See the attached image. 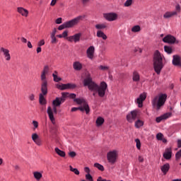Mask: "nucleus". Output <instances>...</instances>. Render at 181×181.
I'll use <instances>...</instances> for the list:
<instances>
[{
  "mask_svg": "<svg viewBox=\"0 0 181 181\" xmlns=\"http://www.w3.org/2000/svg\"><path fill=\"white\" fill-rule=\"evenodd\" d=\"M164 56L156 50L153 54V69L157 74H160L161 70L163 69Z\"/></svg>",
  "mask_w": 181,
  "mask_h": 181,
  "instance_id": "obj_1",
  "label": "nucleus"
},
{
  "mask_svg": "<svg viewBox=\"0 0 181 181\" xmlns=\"http://www.w3.org/2000/svg\"><path fill=\"white\" fill-rule=\"evenodd\" d=\"M107 88V84L105 81H102V83H100V86H98V84H96V83L92 80V91H93L94 96L98 94L100 98H103L105 95Z\"/></svg>",
  "mask_w": 181,
  "mask_h": 181,
  "instance_id": "obj_2",
  "label": "nucleus"
},
{
  "mask_svg": "<svg viewBox=\"0 0 181 181\" xmlns=\"http://www.w3.org/2000/svg\"><path fill=\"white\" fill-rule=\"evenodd\" d=\"M168 98L167 94H158L153 98L151 100V104L157 111H159L163 107L166 103V99Z\"/></svg>",
  "mask_w": 181,
  "mask_h": 181,
  "instance_id": "obj_3",
  "label": "nucleus"
},
{
  "mask_svg": "<svg viewBox=\"0 0 181 181\" xmlns=\"http://www.w3.org/2000/svg\"><path fill=\"white\" fill-rule=\"evenodd\" d=\"M86 18V16H79L76 18L66 21L62 25H59L58 28L59 30H63V29H70L71 28H74V26H77L78 23H80L81 21H83V19Z\"/></svg>",
  "mask_w": 181,
  "mask_h": 181,
  "instance_id": "obj_4",
  "label": "nucleus"
},
{
  "mask_svg": "<svg viewBox=\"0 0 181 181\" xmlns=\"http://www.w3.org/2000/svg\"><path fill=\"white\" fill-rule=\"evenodd\" d=\"M181 12V6L179 3L175 4V9L173 11H165L163 14L164 19H170V18H174V16H177L178 13Z\"/></svg>",
  "mask_w": 181,
  "mask_h": 181,
  "instance_id": "obj_5",
  "label": "nucleus"
},
{
  "mask_svg": "<svg viewBox=\"0 0 181 181\" xmlns=\"http://www.w3.org/2000/svg\"><path fill=\"white\" fill-rule=\"evenodd\" d=\"M67 95H69V93H62V97L61 98H56L55 100L52 101V105L53 107H60L64 101H66V98H67Z\"/></svg>",
  "mask_w": 181,
  "mask_h": 181,
  "instance_id": "obj_6",
  "label": "nucleus"
},
{
  "mask_svg": "<svg viewBox=\"0 0 181 181\" xmlns=\"http://www.w3.org/2000/svg\"><path fill=\"white\" fill-rule=\"evenodd\" d=\"M47 112L48 114V117L51 121V122L54 124H56V119H54V114H57V106H53V108L52 110V107L50 106L48 107Z\"/></svg>",
  "mask_w": 181,
  "mask_h": 181,
  "instance_id": "obj_7",
  "label": "nucleus"
},
{
  "mask_svg": "<svg viewBox=\"0 0 181 181\" xmlns=\"http://www.w3.org/2000/svg\"><path fill=\"white\" fill-rule=\"evenodd\" d=\"M74 103H76L78 105H82L83 108H84L86 114H89L90 112V107H88V104L86 102L84 98H75L74 100Z\"/></svg>",
  "mask_w": 181,
  "mask_h": 181,
  "instance_id": "obj_8",
  "label": "nucleus"
},
{
  "mask_svg": "<svg viewBox=\"0 0 181 181\" xmlns=\"http://www.w3.org/2000/svg\"><path fill=\"white\" fill-rule=\"evenodd\" d=\"M46 74H43V72L41 74V92L43 93V94H47V80H46Z\"/></svg>",
  "mask_w": 181,
  "mask_h": 181,
  "instance_id": "obj_9",
  "label": "nucleus"
},
{
  "mask_svg": "<svg viewBox=\"0 0 181 181\" xmlns=\"http://www.w3.org/2000/svg\"><path fill=\"white\" fill-rule=\"evenodd\" d=\"M117 158V151H112L111 152H109V153H107V160L112 164L115 163Z\"/></svg>",
  "mask_w": 181,
  "mask_h": 181,
  "instance_id": "obj_10",
  "label": "nucleus"
},
{
  "mask_svg": "<svg viewBox=\"0 0 181 181\" xmlns=\"http://www.w3.org/2000/svg\"><path fill=\"white\" fill-rule=\"evenodd\" d=\"M83 86L91 90V75L88 72L85 73V78L83 80Z\"/></svg>",
  "mask_w": 181,
  "mask_h": 181,
  "instance_id": "obj_11",
  "label": "nucleus"
},
{
  "mask_svg": "<svg viewBox=\"0 0 181 181\" xmlns=\"http://www.w3.org/2000/svg\"><path fill=\"white\" fill-rule=\"evenodd\" d=\"M163 42H164V43H170V45H174V43L176 42V37L171 35V34H168V35L163 37Z\"/></svg>",
  "mask_w": 181,
  "mask_h": 181,
  "instance_id": "obj_12",
  "label": "nucleus"
},
{
  "mask_svg": "<svg viewBox=\"0 0 181 181\" xmlns=\"http://www.w3.org/2000/svg\"><path fill=\"white\" fill-rule=\"evenodd\" d=\"M0 53L1 54H3L5 60H6V62H9V60H11V54L9 53V49L1 47H0Z\"/></svg>",
  "mask_w": 181,
  "mask_h": 181,
  "instance_id": "obj_13",
  "label": "nucleus"
},
{
  "mask_svg": "<svg viewBox=\"0 0 181 181\" xmlns=\"http://www.w3.org/2000/svg\"><path fill=\"white\" fill-rule=\"evenodd\" d=\"M138 117V111H131L129 114L127 115V119L128 122H134Z\"/></svg>",
  "mask_w": 181,
  "mask_h": 181,
  "instance_id": "obj_14",
  "label": "nucleus"
},
{
  "mask_svg": "<svg viewBox=\"0 0 181 181\" xmlns=\"http://www.w3.org/2000/svg\"><path fill=\"white\" fill-rule=\"evenodd\" d=\"M104 16L109 22H114V21H117L118 14L117 13H106Z\"/></svg>",
  "mask_w": 181,
  "mask_h": 181,
  "instance_id": "obj_15",
  "label": "nucleus"
},
{
  "mask_svg": "<svg viewBox=\"0 0 181 181\" xmlns=\"http://www.w3.org/2000/svg\"><path fill=\"white\" fill-rule=\"evenodd\" d=\"M81 37V33H76L74 35L69 36L66 37L68 42H74L77 43V42H80V38Z\"/></svg>",
  "mask_w": 181,
  "mask_h": 181,
  "instance_id": "obj_16",
  "label": "nucleus"
},
{
  "mask_svg": "<svg viewBox=\"0 0 181 181\" xmlns=\"http://www.w3.org/2000/svg\"><path fill=\"white\" fill-rule=\"evenodd\" d=\"M17 12L21 15V16H24V18H28L29 16V11L23 7H18Z\"/></svg>",
  "mask_w": 181,
  "mask_h": 181,
  "instance_id": "obj_17",
  "label": "nucleus"
},
{
  "mask_svg": "<svg viewBox=\"0 0 181 181\" xmlns=\"http://www.w3.org/2000/svg\"><path fill=\"white\" fill-rule=\"evenodd\" d=\"M146 99V94H140L139 97L136 99V104H138L139 108H142L143 102Z\"/></svg>",
  "mask_w": 181,
  "mask_h": 181,
  "instance_id": "obj_18",
  "label": "nucleus"
},
{
  "mask_svg": "<svg viewBox=\"0 0 181 181\" xmlns=\"http://www.w3.org/2000/svg\"><path fill=\"white\" fill-rule=\"evenodd\" d=\"M173 155L172 148H167L163 153V158L165 159L169 160L171 159Z\"/></svg>",
  "mask_w": 181,
  "mask_h": 181,
  "instance_id": "obj_19",
  "label": "nucleus"
},
{
  "mask_svg": "<svg viewBox=\"0 0 181 181\" xmlns=\"http://www.w3.org/2000/svg\"><path fill=\"white\" fill-rule=\"evenodd\" d=\"M172 115L171 112H167L166 114H164L163 115H161L160 117H157L156 119V122L160 123L163 119H168V118H170Z\"/></svg>",
  "mask_w": 181,
  "mask_h": 181,
  "instance_id": "obj_20",
  "label": "nucleus"
},
{
  "mask_svg": "<svg viewBox=\"0 0 181 181\" xmlns=\"http://www.w3.org/2000/svg\"><path fill=\"white\" fill-rule=\"evenodd\" d=\"M160 169L163 175H167V173L169 172L170 169V163H165V165H163V166H160Z\"/></svg>",
  "mask_w": 181,
  "mask_h": 181,
  "instance_id": "obj_21",
  "label": "nucleus"
},
{
  "mask_svg": "<svg viewBox=\"0 0 181 181\" xmlns=\"http://www.w3.org/2000/svg\"><path fill=\"white\" fill-rule=\"evenodd\" d=\"M173 66H181V57L177 55L173 56Z\"/></svg>",
  "mask_w": 181,
  "mask_h": 181,
  "instance_id": "obj_22",
  "label": "nucleus"
},
{
  "mask_svg": "<svg viewBox=\"0 0 181 181\" xmlns=\"http://www.w3.org/2000/svg\"><path fill=\"white\" fill-rule=\"evenodd\" d=\"M96 36H98V37H101L103 40H107V34H105L104 31H102V30H98Z\"/></svg>",
  "mask_w": 181,
  "mask_h": 181,
  "instance_id": "obj_23",
  "label": "nucleus"
},
{
  "mask_svg": "<svg viewBox=\"0 0 181 181\" xmlns=\"http://www.w3.org/2000/svg\"><path fill=\"white\" fill-rule=\"evenodd\" d=\"M73 67L74 70H76V71H80V70L83 69V64H81V63H80L79 62H75L73 64Z\"/></svg>",
  "mask_w": 181,
  "mask_h": 181,
  "instance_id": "obj_24",
  "label": "nucleus"
},
{
  "mask_svg": "<svg viewBox=\"0 0 181 181\" xmlns=\"http://www.w3.org/2000/svg\"><path fill=\"white\" fill-rule=\"evenodd\" d=\"M46 95L47 94H44L43 92H42V93L40 94L39 103L40 104H41V105H45V104H46V99L45 98V96H43Z\"/></svg>",
  "mask_w": 181,
  "mask_h": 181,
  "instance_id": "obj_25",
  "label": "nucleus"
},
{
  "mask_svg": "<svg viewBox=\"0 0 181 181\" xmlns=\"http://www.w3.org/2000/svg\"><path fill=\"white\" fill-rule=\"evenodd\" d=\"M132 80L133 81H135V83H139V81H140V76L137 71H134Z\"/></svg>",
  "mask_w": 181,
  "mask_h": 181,
  "instance_id": "obj_26",
  "label": "nucleus"
},
{
  "mask_svg": "<svg viewBox=\"0 0 181 181\" xmlns=\"http://www.w3.org/2000/svg\"><path fill=\"white\" fill-rule=\"evenodd\" d=\"M54 151L56 153L59 155V156H61V158H64L66 156V152L60 150L59 148L56 147Z\"/></svg>",
  "mask_w": 181,
  "mask_h": 181,
  "instance_id": "obj_27",
  "label": "nucleus"
},
{
  "mask_svg": "<svg viewBox=\"0 0 181 181\" xmlns=\"http://www.w3.org/2000/svg\"><path fill=\"white\" fill-rule=\"evenodd\" d=\"M33 176H34L35 179L37 180V181L40 180L42 179V177H43L42 173H40L39 171L34 172Z\"/></svg>",
  "mask_w": 181,
  "mask_h": 181,
  "instance_id": "obj_28",
  "label": "nucleus"
},
{
  "mask_svg": "<svg viewBox=\"0 0 181 181\" xmlns=\"http://www.w3.org/2000/svg\"><path fill=\"white\" fill-rule=\"evenodd\" d=\"M107 24L105 23H101L100 24H96L95 28L98 29V30H102V29H106Z\"/></svg>",
  "mask_w": 181,
  "mask_h": 181,
  "instance_id": "obj_29",
  "label": "nucleus"
},
{
  "mask_svg": "<svg viewBox=\"0 0 181 181\" xmlns=\"http://www.w3.org/2000/svg\"><path fill=\"white\" fill-rule=\"evenodd\" d=\"M141 25H133V27L132 28V32H133V33H137V32H141Z\"/></svg>",
  "mask_w": 181,
  "mask_h": 181,
  "instance_id": "obj_30",
  "label": "nucleus"
},
{
  "mask_svg": "<svg viewBox=\"0 0 181 181\" xmlns=\"http://www.w3.org/2000/svg\"><path fill=\"white\" fill-rule=\"evenodd\" d=\"M104 122H105V119H104V118H102L101 117H99V118H98V119H96V125L98 127L103 125V124H104Z\"/></svg>",
  "mask_w": 181,
  "mask_h": 181,
  "instance_id": "obj_31",
  "label": "nucleus"
},
{
  "mask_svg": "<svg viewBox=\"0 0 181 181\" xmlns=\"http://www.w3.org/2000/svg\"><path fill=\"white\" fill-rule=\"evenodd\" d=\"M144 124V122H143V121H141V119H138L135 122V127L136 128H141V127H143Z\"/></svg>",
  "mask_w": 181,
  "mask_h": 181,
  "instance_id": "obj_32",
  "label": "nucleus"
},
{
  "mask_svg": "<svg viewBox=\"0 0 181 181\" xmlns=\"http://www.w3.org/2000/svg\"><path fill=\"white\" fill-rule=\"evenodd\" d=\"M57 88H59V90H67V84H57Z\"/></svg>",
  "mask_w": 181,
  "mask_h": 181,
  "instance_id": "obj_33",
  "label": "nucleus"
},
{
  "mask_svg": "<svg viewBox=\"0 0 181 181\" xmlns=\"http://www.w3.org/2000/svg\"><path fill=\"white\" fill-rule=\"evenodd\" d=\"M164 51L165 52V53H168V54H172L173 53V49L169 46H165Z\"/></svg>",
  "mask_w": 181,
  "mask_h": 181,
  "instance_id": "obj_34",
  "label": "nucleus"
},
{
  "mask_svg": "<svg viewBox=\"0 0 181 181\" xmlns=\"http://www.w3.org/2000/svg\"><path fill=\"white\" fill-rule=\"evenodd\" d=\"M78 110H79L80 111H81L82 112H84V111H86V110H84V108H83L82 106H80V107H72V108H71V112H75V111H78Z\"/></svg>",
  "mask_w": 181,
  "mask_h": 181,
  "instance_id": "obj_35",
  "label": "nucleus"
},
{
  "mask_svg": "<svg viewBox=\"0 0 181 181\" xmlns=\"http://www.w3.org/2000/svg\"><path fill=\"white\" fill-rule=\"evenodd\" d=\"M94 166L95 168H97L98 169H99V170H101L102 172L105 170L104 166L103 165H100V163H95Z\"/></svg>",
  "mask_w": 181,
  "mask_h": 181,
  "instance_id": "obj_36",
  "label": "nucleus"
},
{
  "mask_svg": "<svg viewBox=\"0 0 181 181\" xmlns=\"http://www.w3.org/2000/svg\"><path fill=\"white\" fill-rule=\"evenodd\" d=\"M69 169H70L71 172H74V173H75V175H80V171H78V170H77V168H74L73 166L70 165Z\"/></svg>",
  "mask_w": 181,
  "mask_h": 181,
  "instance_id": "obj_37",
  "label": "nucleus"
},
{
  "mask_svg": "<svg viewBox=\"0 0 181 181\" xmlns=\"http://www.w3.org/2000/svg\"><path fill=\"white\" fill-rule=\"evenodd\" d=\"M52 77L54 78V81H55L56 83H59V81H62V78L57 76V75L54 74H52Z\"/></svg>",
  "mask_w": 181,
  "mask_h": 181,
  "instance_id": "obj_38",
  "label": "nucleus"
},
{
  "mask_svg": "<svg viewBox=\"0 0 181 181\" xmlns=\"http://www.w3.org/2000/svg\"><path fill=\"white\" fill-rule=\"evenodd\" d=\"M133 0H126L124 5L126 6V8H128V6H131L132 5Z\"/></svg>",
  "mask_w": 181,
  "mask_h": 181,
  "instance_id": "obj_39",
  "label": "nucleus"
},
{
  "mask_svg": "<svg viewBox=\"0 0 181 181\" xmlns=\"http://www.w3.org/2000/svg\"><path fill=\"white\" fill-rule=\"evenodd\" d=\"M180 159H181V149L175 153V160H180Z\"/></svg>",
  "mask_w": 181,
  "mask_h": 181,
  "instance_id": "obj_40",
  "label": "nucleus"
},
{
  "mask_svg": "<svg viewBox=\"0 0 181 181\" xmlns=\"http://www.w3.org/2000/svg\"><path fill=\"white\" fill-rule=\"evenodd\" d=\"M35 144H36V145H37L38 146H42V139L38 138V139L34 141Z\"/></svg>",
  "mask_w": 181,
  "mask_h": 181,
  "instance_id": "obj_41",
  "label": "nucleus"
},
{
  "mask_svg": "<svg viewBox=\"0 0 181 181\" xmlns=\"http://www.w3.org/2000/svg\"><path fill=\"white\" fill-rule=\"evenodd\" d=\"M66 87H67V89L69 88H76L77 87V86H76V84L74 83H66Z\"/></svg>",
  "mask_w": 181,
  "mask_h": 181,
  "instance_id": "obj_42",
  "label": "nucleus"
},
{
  "mask_svg": "<svg viewBox=\"0 0 181 181\" xmlns=\"http://www.w3.org/2000/svg\"><path fill=\"white\" fill-rule=\"evenodd\" d=\"M135 142L136 144V148L137 149H141V144L140 139H135Z\"/></svg>",
  "mask_w": 181,
  "mask_h": 181,
  "instance_id": "obj_43",
  "label": "nucleus"
},
{
  "mask_svg": "<svg viewBox=\"0 0 181 181\" xmlns=\"http://www.w3.org/2000/svg\"><path fill=\"white\" fill-rule=\"evenodd\" d=\"M42 73L47 74L49 73V66H45Z\"/></svg>",
  "mask_w": 181,
  "mask_h": 181,
  "instance_id": "obj_44",
  "label": "nucleus"
},
{
  "mask_svg": "<svg viewBox=\"0 0 181 181\" xmlns=\"http://www.w3.org/2000/svg\"><path fill=\"white\" fill-rule=\"evenodd\" d=\"M68 93V95L66 96V98H72L73 100H76V94H74V93Z\"/></svg>",
  "mask_w": 181,
  "mask_h": 181,
  "instance_id": "obj_45",
  "label": "nucleus"
},
{
  "mask_svg": "<svg viewBox=\"0 0 181 181\" xmlns=\"http://www.w3.org/2000/svg\"><path fill=\"white\" fill-rule=\"evenodd\" d=\"M88 59H91V47H89L86 51Z\"/></svg>",
  "mask_w": 181,
  "mask_h": 181,
  "instance_id": "obj_46",
  "label": "nucleus"
},
{
  "mask_svg": "<svg viewBox=\"0 0 181 181\" xmlns=\"http://www.w3.org/2000/svg\"><path fill=\"white\" fill-rule=\"evenodd\" d=\"M39 139V135H37V134L35 133L32 134V139L33 141V142H35V140Z\"/></svg>",
  "mask_w": 181,
  "mask_h": 181,
  "instance_id": "obj_47",
  "label": "nucleus"
},
{
  "mask_svg": "<svg viewBox=\"0 0 181 181\" xmlns=\"http://www.w3.org/2000/svg\"><path fill=\"white\" fill-rule=\"evenodd\" d=\"M163 138V134H161V133L157 134L156 139L158 141H162Z\"/></svg>",
  "mask_w": 181,
  "mask_h": 181,
  "instance_id": "obj_48",
  "label": "nucleus"
},
{
  "mask_svg": "<svg viewBox=\"0 0 181 181\" xmlns=\"http://www.w3.org/2000/svg\"><path fill=\"white\" fill-rule=\"evenodd\" d=\"M67 36H69V31L67 30L64 31L62 33V37H64V39H67V37H69Z\"/></svg>",
  "mask_w": 181,
  "mask_h": 181,
  "instance_id": "obj_49",
  "label": "nucleus"
},
{
  "mask_svg": "<svg viewBox=\"0 0 181 181\" xmlns=\"http://www.w3.org/2000/svg\"><path fill=\"white\" fill-rule=\"evenodd\" d=\"M51 43H52L53 45H56V43H57V38H56L55 36L51 37Z\"/></svg>",
  "mask_w": 181,
  "mask_h": 181,
  "instance_id": "obj_50",
  "label": "nucleus"
},
{
  "mask_svg": "<svg viewBox=\"0 0 181 181\" xmlns=\"http://www.w3.org/2000/svg\"><path fill=\"white\" fill-rule=\"evenodd\" d=\"M28 98L30 101H35V94L31 93L29 95Z\"/></svg>",
  "mask_w": 181,
  "mask_h": 181,
  "instance_id": "obj_51",
  "label": "nucleus"
},
{
  "mask_svg": "<svg viewBox=\"0 0 181 181\" xmlns=\"http://www.w3.org/2000/svg\"><path fill=\"white\" fill-rule=\"evenodd\" d=\"M77 154L76 153V152L74 151H70L69 153V156H70V158H75V156H76Z\"/></svg>",
  "mask_w": 181,
  "mask_h": 181,
  "instance_id": "obj_52",
  "label": "nucleus"
},
{
  "mask_svg": "<svg viewBox=\"0 0 181 181\" xmlns=\"http://www.w3.org/2000/svg\"><path fill=\"white\" fill-rule=\"evenodd\" d=\"M81 2L83 6H86L90 2V0H81Z\"/></svg>",
  "mask_w": 181,
  "mask_h": 181,
  "instance_id": "obj_53",
  "label": "nucleus"
},
{
  "mask_svg": "<svg viewBox=\"0 0 181 181\" xmlns=\"http://www.w3.org/2000/svg\"><path fill=\"white\" fill-rule=\"evenodd\" d=\"M96 57L95 54V47L93 46H92V60L93 59H95Z\"/></svg>",
  "mask_w": 181,
  "mask_h": 181,
  "instance_id": "obj_54",
  "label": "nucleus"
},
{
  "mask_svg": "<svg viewBox=\"0 0 181 181\" xmlns=\"http://www.w3.org/2000/svg\"><path fill=\"white\" fill-rule=\"evenodd\" d=\"M86 180L91 181V175L90 173L86 175Z\"/></svg>",
  "mask_w": 181,
  "mask_h": 181,
  "instance_id": "obj_55",
  "label": "nucleus"
},
{
  "mask_svg": "<svg viewBox=\"0 0 181 181\" xmlns=\"http://www.w3.org/2000/svg\"><path fill=\"white\" fill-rule=\"evenodd\" d=\"M62 18H58L55 21V23H57V25H60V23H62Z\"/></svg>",
  "mask_w": 181,
  "mask_h": 181,
  "instance_id": "obj_56",
  "label": "nucleus"
},
{
  "mask_svg": "<svg viewBox=\"0 0 181 181\" xmlns=\"http://www.w3.org/2000/svg\"><path fill=\"white\" fill-rule=\"evenodd\" d=\"M33 124L35 128H37V127H39V123L37 122V121H33Z\"/></svg>",
  "mask_w": 181,
  "mask_h": 181,
  "instance_id": "obj_57",
  "label": "nucleus"
},
{
  "mask_svg": "<svg viewBox=\"0 0 181 181\" xmlns=\"http://www.w3.org/2000/svg\"><path fill=\"white\" fill-rule=\"evenodd\" d=\"M100 70L107 71L109 69V67H107V66H100Z\"/></svg>",
  "mask_w": 181,
  "mask_h": 181,
  "instance_id": "obj_58",
  "label": "nucleus"
},
{
  "mask_svg": "<svg viewBox=\"0 0 181 181\" xmlns=\"http://www.w3.org/2000/svg\"><path fill=\"white\" fill-rule=\"evenodd\" d=\"M57 1L59 0H52L50 5L51 6H54V5H56V4H57Z\"/></svg>",
  "mask_w": 181,
  "mask_h": 181,
  "instance_id": "obj_59",
  "label": "nucleus"
},
{
  "mask_svg": "<svg viewBox=\"0 0 181 181\" xmlns=\"http://www.w3.org/2000/svg\"><path fill=\"white\" fill-rule=\"evenodd\" d=\"M45 45V40H41L39 42H38V46H44Z\"/></svg>",
  "mask_w": 181,
  "mask_h": 181,
  "instance_id": "obj_60",
  "label": "nucleus"
},
{
  "mask_svg": "<svg viewBox=\"0 0 181 181\" xmlns=\"http://www.w3.org/2000/svg\"><path fill=\"white\" fill-rule=\"evenodd\" d=\"M27 46L29 49H32V47H33V46L32 45V42H30V41L28 42Z\"/></svg>",
  "mask_w": 181,
  "mask_h": 181,
  "instance_id": "obj_61",
  "label": "nucleus"
},
{
  "mask_svg": "<svg viewBox=\"0 0 181 181\" xmlns=\"http://www.w3.org/2000/svg\"><path fill=\"white\" fill-rule=\"evenodd\" d=\"M84 170H85L86 173H88V174L90 173V168L88 167H86L84 168Z\"/></svg>",
  "mask_w": 181,
  "mask_h": 181,
  "instance_id": "obj_62",
  "label": "nucleus"
},
{
  "mask_svg": "<svg viewBox=\"0 0 181 181\" xmlns=\"http://www.w3.org/2000/svg\"><path fill=\"white\" fill-rule=\"evenodd\" d=\"M177 146L178 148H181V139L177 140Z\"/></svg>",
  "mask_w": 181,
  "mask_h": 181,
  "instance_id": "obj_63",
  "label": "nucleus"
},
{
  "mask_svg": "<svg viewBox=\"0 0 181 181\" xmlns=\"http://www.w3.org/2000/svg\"><path fill=\"white\" fill-rule=\"evenodd\" d=\"M98 181H107V180H106V179H103V177H99L98 178Z\"/></svg>",
  "mask_w": 181,
  "mask_h": 181,
  "instance_id": "obj_64",
  "label": "nucleus"
}]
</instances>
